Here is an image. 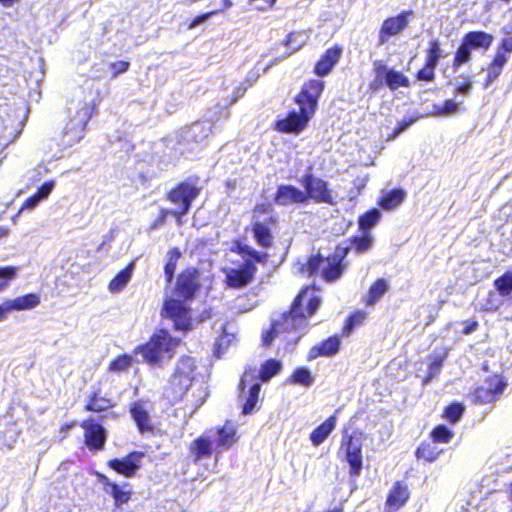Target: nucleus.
<instances>
[{"mask_svg":"<svg viewBox=\"0 0 512 512\" xmlns=\"http://www.w3.org/2000/svg\"><path fill=\"white\" fill-rule=\"evenodd\" d=\"M482 386L485 387L489 392H494V396L497 397L503 393L506 383L500 376L493 375L487 378Z\"/></svg>","mask_w":512,"mask_h":512,"instance_id":"nucleus-46","label":"nucleus"},{"mask_svg":"<svg viewBox=\"0 0 512 512\" xmlns=\"http://www.w3.org/2000/svg\"><path fill=\"white\" fill-rule=\"evenodd\" d=\"M413 14L412 10L403 11L395 17H391L386 19L381 27L380 34L381 37L383 35L394 36L399 32L403 31L408 23L409 17Z\"/></svg>","mask_w":512,"mask_h":512,"instance_id":"nucleus-19","label":"nucleus"},{"mask_svg":"<svg viewBox=\"0 0 512 512\" xmlns=\"http://www.w3.org/2000/svg\"><path fill=\"white\" fill-rule=\"evenodd\" d=\"M18 268L13 266L0 267V291L5 289L8 282L16 277Z\"/></svg>","mask_w":512,"mask_h":512,"instance_id":"nucleus-51","label":"nucleus"},{"mask_svg":"<svg viewBox=\"0 0 512 512\" xmlns=\"http://www.w3.org/2000/svg\"><path fill=\"white\" fill-rule=\"evenodd\" d=\"M384 78L385 84L390 90L395 91L400 87H408L409 79L401 72L394 69H388L384 64Z\"/></svg>","mask_w":512,"mask_h":512,"instance_id":"nucleus-31","label":"nucleus"},{"mask_svg":"<svg viewBox=\"0 0 512 512\" xmlns=\"http://www.w3.org/2000/svg\"><path fill=\"white\" fill-rule=\"evenodd\" d=\"M494 286L503 297L512 293V270L506 271L494 281Z\"/></svg>","mask_w":512,"mask_h":512,"instance_id":"nucleus-36","label":"nucleus"},{"mask_svg":"<svg viewBox=\"0 0 512 512\" xmlns=\"http://www.w3.org/2000/svg\"><path fill=\"white\" fill-rule=\"evenodd\" d=\"M134 269V263L131 262L126 268L121 270L109 283V290L112 293L122 291L130 281Z\"/></svg>","mask_w":512,"mask_h":512,"instance_id":"nucleus-32","label":"nucleus"},{"mask_svg":"<svg viewBox=\"0 0 512 512\" xmlns=\"http://www.w3.org/2000/svg\"><path fill=\"white\" fill-rule=\"evenodd\" d=\"M306 200V193L292 185H280L277 188L275 202L278 205L287 206L294 203H304Z\"/></svg>","mask_w":512,"mask_h":512,"instance_id":"nucleus-16","label":"nucleus"},{"mask_svg":"<svg viewBox=\"0 0 512 512\" xmlns=\"http://www.w3.org/2000/svg\"><path fill=\"white\" fill-rule=\"evenodd\" d=\"M85 431V443L89 449H101L106 441L105 429L102 425L92 420L82 424Z\"/></svg>","mask_w":512,"mask_h":512,"instance_id":"nucleus-15","label":"nucleus"},{"mask_svg":"<svg viewBox=\"0 0 512 512\" xmlns=\"http://www.w3.org/2000/svg\"><path fill=\"white\" fill-rule=\"evenodd\" d=\"M494 40L493 35L484 31H471L465 34L463 41L471 49L488 50Z\"/></svg>","mask_w":512,"mask_h":512,"instance_id":"nucleus-25","label":"nucleus"},{"mask_svg":"<svg viewBox=\"0 0 512 512\" xmlns=\"http://www.w3.org/2000/svg\"><path fill=\"white\" fill-rule=\"evenodd\" d=\"M6 302L10 311L30 310L40 304V296L34 293H30L16 297L15 299L7 300Z\"/></svg>","mask_w":512,"mask_h":512,"instance_id":"nucleus-27","label":"nucleus"},{"mask_svg":"<svg viewBox=\"0 0 512 512\" xmlns=\"http://www.w3.org/2000/svg\"><path fill=\"white\" fill-rule=\"evenodd\" d=\"M410 497V490L406 483L397 481L390 489L386 503L385 510L387 512H395L403 507Z\"/></svg>","mask_w":512,"mask_h":512,"instance_id":"nucleus-14","label":"nucleus"},{"mask_svg":"<svg viewBox=\"0 0 512 512\" xmlns=\"http://www.w3.org/2000/svg\"><path fill=\"white\" fill-rule=\"evenodd\" d=\"M445 57L438 40H432L430 42L429 49L427 51L426 63L430 66H437L439 60Z\"/></svg>","mask_w":512,"mask_h":512,"instance_id":"nucleus-45","label":"nucleus"},{"mask_svg":"<svg viewBox=\"0 0 512 512\" xmlns=\"http://www.w3.org/2000/svg\"><path fill=\"white\" fill-rule=\"evenodd\" d=\"M54 187L55 181L51 180L45 182L34 195L25 200L20 209V212L26 209H34L42 200L48 198V196L53 191Z\"/></svg>","mask_w":512,"mask_h":512,"instance_id":"nucleus-29","label":"nucleus"},{"mask_svg":"<svg viewBox=\"0 0 512 512\" xmlns=\"http://www.w3.org/2000/svg\"><path fill=\"white\" fill-rule=\"evenodd\" d=\"M301 182L305 188L307 198H311L316 202L332 203V196L328 190L327 182L314 177L312 174L305 175Z\"/></svg>","mask_w":512,"mask_h":512,"instance_id":"nucleus-13","label":"nucleus"},{"mask_svg":"<svg viewBox=\"0 0 512 512\" xmlns=\"http://www.w3.org/2000/svg\"><path fill=\"white\" fill-rule=\"evenodd\" d=\"M464 407L459 403L449 405L444 413L445 418L451 423H456L462 417Z\"/></svg>","mask_w":512,"mask_h":512,"instance_id":"nucleus-52","label":"nucleus"},{"mask_svg":"<svg viewBox=\"0 0 512 512\" xmlns=\"http://www.w3.org/2000/svg\"><path fill=\"white\" fill-rule=\"evenodd\" d=\"M181 253L178 249H172L168 253V261L164 267V273L167 277V281L171 282L173 275L176 270L177 261L180 258Z\"/></svg>","mask_w":512,"mask_h":512,"instance_id":"nucleus-47","label":"nucleus"},{"mask_svg":"<svg viewBox=\"0 0 512 512\" xmlns=\"http://www.w3.org/2000/svg\"><path fill=\"white\" fill-rule=\"evenodd\" d=\"M216 13H218V10L210 11V12H207L205 14L195 17L192 20V22L190 23L189 28L190 29L195 28L196 26H198L202 22L206 21L207 19H209L211 16L215 15Z\"/></svg>","mask_w":512,"mask_h":512,"instance_id":"nucleus-60","label":"nucleus"},{"mask_svg":"<svg viewBox=\"0 0 512 512\" xmlns=\"http://www.w3.org/2000/svg\"><path fill=\"white\" fill-rule=\"evenodd\" d=\"M195 362L191 357H182L170 378L169 387L172 390L173 400H181L194 379Z\"/></svg>","mask_w":512,"mask_h":512,"instance_id":"nucleus-8","label":"nucleus"},{"mask_svg":"<svg viewBox=\"0 0 512 512\" xmlns=\"http://www.w3.org/2000/svg\"><path fill=\"white\" fill-rule=\"evenodd\" d=\"M495 399H496V397L494 396V392H489L482 385L479 388H477L474 392V400L477 403H480V404L491 403Z\"/></svg>","mask_w":512,"mask_h":512,"instance_id":"nucleus-54","label":"nucleus"},{"mask_svg":"<svg viewBox=\"0 0 512 512\" xmlns=\"http://www.w3.org/2000/svg\"><path fill=\"white\" fill-rule=\"evenodd\" d=\"M324 89L322 80H310L304 84L296 97L300 112L292 111L286 118L277 121L276 128L284 133H299L306 126L309 118L314 114L318 98Z\"/></svg>","mask_w":512,"mask_h":512,"instance_id":"nucleus-3","label":"nucleus"},{"mask_svg":"<svg viewBox=\"0 0 512 512\" xmlns=\"http://www.w3.org/2000/svg\"><path fill=\"white\" fill-rule=\"evenodd\" d=\"M111 406L110 401L105 398H97L94 396L86 405V409L93 412H101Z\"/></svg>","mask_w":512,"mask_h":512,"instance_id":"nucleus-53","label":"nucleus"},{"mask_svg":"<svg viewBox=\"0 0 512 512\" xmlns=\"http://www.w3.org/2000/svg\"><path fill=\"white\" fill-rule=\"evenodd\" d=\"M179 340L171 337L164 329L153 334L149 342L135 349L136 355H141L143 360L152 365L160 364L173 357Z\"/></svg>","mask_w":512,"mask_h":512,"instance_id":"nucleus-4","label":"nucleus"},{"mask_svg":"<svg viewBox=\"0 0 512 512\" xmlns=\"http://www.w3.org/2000/svg\"><path fill=\"white\" fill-rule=\"evenodd\" d=\"M381 218V212L378 209H372L359 218V227L363 232H369Z\"/></svg>","mask_w":512,"mask_h":512,"instance_id":"nucleus-38","label":"nucleus"},{"mask_svg":"<svg viewBox=\"0 0 512 512\" xmlns=\"http://www.w3.org/2000/svg\"><path fill=\"white\" fill-rule=\"evenodd\" d=\"M141 457L140 453H131L122 459H112L108 464L117 473L131 477L140 467Z\"/></svg>","mask_w":512,"mask_h":512,"instance_id":"nucleus-18","label":"nucleus"},{"mask_svg":"<svg viewBox=\"0 0 512 512\" xmlns=\"http://www.w3.org/2000/svg\"><path fill=\"white\" fill-rule=\"evenodd\" d=\"M282 364L280 361L270 359L266 361L260 370V377L262 381H268L281 370Z\"/></svg>","mask_w":512,"mask_h":512,"instance_id":"nucleus-42","label":"nucleus"},{"mask_svg":"<svg viewBox=\"0 0 512 512\" xmlns=\"http://www.w3.org/2000/svg\"><path fill=\"white\" fill-rule=\"evenodd\" d=\"M384 63L382 61H375L373 63L374 79L370 82L369 87L372 91H377L385 84L384 78Z\"/></svg>","mask_w":512,"mask_h":512,"instance_id":"nucleus-43","label":"nucleus"},{"mask_svg":"<svg viewBox=\"0 0 512 512\" xmlns=\"http://www.w3.org/2000/svg\"><path fill=\"white\" fill-rule=\"evenodd\" d=\"M507 61L508 60L501 53L495 54L494 59L487 67V79L484 83L485 88H488L489 85L501 75L503 67Z\"/></svg>","mask_w":512,"mask_h":512,"instance_id":"nucleus-33","label":"nucleus"},{"mask_svg":"<svg viewBox=\"0 0 512 512\" xmlns=\"http://www.w3.org/2000/svg\"><path fill=\"white\" fill-rule=\"evenodd\" d=\"M240 253L245 262L237 268L225 270L227 285L236 289L247 286L253 280L257 271L255 263L264 262L267 257L266 253H260L249 246H240Z\"/></svg>","mask_w":512,"mask_h":512,"instance_id":"nucleus-5","label":"nucleus"},{"mask_svg":"<svg viewBox=\"0 0 512 512\" xmlns=\"http://www.w3.org/2000/svg\"><path fill=\"white\" fill-rule=\"evenodd\" d=\"M237 441L236 427L231 423H226L221 429L217 430L216 455L228 450Z\"/></svg>","mask_w":512,"mask_h":512,"instance_id":"nucleus-22","label":"nucleus"},{"mask_svg":"<svg viewBox=\"0 0 512 512\" xmlns=\"http://www.w3.org/2000/svg\"><path fill=\"white\" fill-rule=\"evenodd\" d=\"M431 437L434 442L448 443L453 437V433L444 425L435 427L431 432Z\"/></svg>","mask_w":512,"mask_h":512,"instance_id":"nucleus-48","label":"nucleus"},{"mask_svg":"<svg viewBox=\"0 0 512 512\" xmlns=\"http://www.w3.org/2000/svg\"><path fill=\"white\" fill-rule=\"evenodd\" d=\"M461 104L462 102H456L452 99L446 100L443 105L433 106V114L441 117L456 114Z\"/></svg>","mask_w":512,"mask_h":512,"instance_id":"nucleus-40","label":"nucleus"},{"mask_svg":"<svg viewBox=\"0 0 512 512\" xmlns=\"http://www.w3.org/2000/svg\"><path fill=\"white\" fill-rule=\"evenodd\" d=\"M290 381L295 384L309 387L313 384L314 377L312 376L309 369L305 367H299L293 372Z\"/></svg>","mask_w":512,"mask_h":512,"instance_id":"nucleus-39","label":"nucleus"},{"mask_svg":"<svg viewBox=\"0 0 512 512\" xmlns=\"http://www.w3.org/2000/svg\"><path fill=\"white\" fill-rule=\"evenodd\" d=\"M212 452V442L207 436H200L189 445V458L195 464L201 459L211 455Z\"/></svg>","mask_w":512,"mask_h":512,"instance_id":"nucleus-21","label":"nucleus"},{"mask_svg":"<svg viewBox=\"0 0 512 512\" xmlns=\"http://www.w3.org/2000/svg\"><path fill=\"white\" fill-rule=\"evenodd\" d=\"M93 107L86 101L79 100L68 108L69 120L64 128V143L72 146L78 143L84 135L86 125L92 115Z\"/></svg>","mask_w":512,"mask_h":512,"instance_id":"nucleus-6","label":"nucleus"},{"mask_svg":"<svg viewBox=\"0 0 512 512\" xmlns=\"http://www.w3.org/2000/svg\"><path fill=\"white\" fill-rule=\"evenodd\" d=\"M132 364V357L129 355H121L113 360L109 365V370L111 372H121L128 369Z\"/></svg>","mask_w":512,"mask_h":512,"instance_id":"nucleus-49","label":"nucleus"},{"mask_svg":"<svg viewBox=\"0 0 512 512\" xmlns=\"http://www.w3.org/2000/svg\"><path fill=\"white\" fill-rule=\"evenodd\" d=\"M435 67L436 66H430L428 63H425V66L418 71L417 78L423 81H433L435 77Z\"/></svg>","mask_w":512,"mask_h":512,"instance_id":"nucleus-57","label":"nucleus"},{"mask_svg":"<svg viewBox=\"0 0 512 512\" xmlns=\"http://www.w3.org/2000/svg\"><path fill=\"white\" fill-rule=\"evenodd\" d=\"M416 118H410L408 120L404 119L398 123L397 127L394 130V137L398 136L402 132H404L407 128H409L414 122Z\"/></svg>","mask_w":512,"mask_h":512,"instance_id":"nucleus-61","label":"nucleus"},{"mask_svg":"<svg viewBox=\"0 0 512 512\" xmlns=\"http://www.w3.org/2000/svg\"><path fill=\"white\" fill-rule=\"evenodd\" d=\"M254 236L257 243L265 248L270 247L273 243V238L270 229L261 222H256L253 225Z\"/></svg>","mask_w":512,"mask_h":512,"instance_id":"nucleus-35","label":"nucleus"},{"mask_svg":"<svg viewBox=\"0 0 512 512\" xmlns=\"http://www.w3.org/2000/svg\"><path fill=\"white\" fill-rule=\"evenodd\" d=\"M161 316L170 320L174 328L180 331H188L191 328L190 307L184 300L166 297L161 310Z\"/></svg>","mask_w":512,"mask_h":512,"instance_id":"nucleus-9","label":"nucleus"},{"mask_svg":"<svg viewBox=\"0 0 512 512\" xmlns=\"http://www.w3.org/2000/svg\"><path fill=\"white\" fill-rule=\"evenodd\" d=\"M363 438L361 434H344L338 451L339 457L349 464V474L357 477L363 468L362 457Z\"/></svg>","mask_w":512,"mask_h":512,"instance_id":"nucleus-7","label":"nucleus"},{"mask_svg":"<svg viewBox=\"0 0 512 512\" xmlns=\"http://www.w3.org/2000/svg\"><path fill=\"white\" fill-rule=\"evenodd\" d=\"M99 481L104 485V489L107 493L112 495L117 506L126 503L130 498V489L128 485L119 486L114 482H111L105 475H99Z\"/></svg>","mask_w":512,"mask_h":512,"instance_id":"nucleus-23","label":"nucleus"},{"mask_svg":"<svg viewBox=\"0 0 512 512\" xmlns=\"http://www.w3.org/2000/svg\"><path fill=\"white\" fill-rule=\"evenodd\" d=\"M439 451L431 447L429 444H422L416 451V457L418 459H424L428 462H433L437 459Z\"/></svg>","mask_w":512,"mask_h":512,"instance_id":"nucleus-50","label":"nucleus"},{"mask_svg":"<svg viewBox=\"0 0 512 512\" xmlns=\"http://www.w3.org/2000/svg\"><path fill=\"white\" fill-rule=\"evenodd\" d=\"M366 314L364 312H357L351 315L345 325V330L350 332L355 327L361 325L365 320Z\"/></svg>","mask_w":512,"mask_h":512,"instance_id":"nucleus-56","label":"nucleus"},{"mask_svg":"<svg viewBox=\"0 0 512 512\" xmlns=\"http://www.w3.org/2000/svg\"><path fill=\"white\" fill-rule=\"evenodd\" d=\"M472 90V83L468 80L466 83L459 85L456 88V92L463 95H468Z\"/></svg>","mask_w":512,"mask_h":512,"instance_id":"nucleus-63","label":"nucleus"},{"mask_svg":"<svg viewBox=\"0 0 512 512\" xmlns=\"http://www.w3.org/2000/svg\"><path fill=\"white\" fill-rule=\"evenodd\" d=\"M258 10H266L270 8L276 0H252Z\"/></svg>","mask_w":512,"mask_h":512,"instance_id":"nucleus-62","label":"nucleus"},{"mask_svg":"<svg viewBox=\"0 0 512 512\" xmlns=\"http://www.w3.org/2000/svg\"><path fill=\"white\" fill-rule=\"evenodd\" d=\"M108 70L111 73L112 78H116L119 74L126 72L129 68V62L127 61H116L107 64Z\"/></svg>","mask_w":512,"mask_h":512,"instance_id":"nucleus-55","label":"nucleus"},{"mask_svg":"<svg viewBox=\"0 0 512 512\" xmlns=\"http://www.w3.org/2000/svg\"><path fill=\"white\" fill-rule=\"evenodd\" d=\"M442 363L443 359L441 357L433 359V361L429 365L428 376L426 378V381L433 379L440 373Z\"/></svg>","mask_w":512,"mask_h":512,"instance_id":"nucleus-58","label":"nucleus"},{"mask_svg":"<svg viewBox=\"0 0 512 512\" xmlns=\"http://www.w3.org/2000/svg\"><path fill=\"white\" fill-rule=\"evenodd\" d=\"M221 328L222 334L217 338L214 345V353L217 357H220L235 340L236 329L233 324H224Z\"/></svg>","mask_w":512,"mask_h":512,"instance_id":"nucleus-28","label":"nucleus"},{"mask_svg":"<svg viewBox=\"0 0 512 512\" xmlns=\"http://www.w3.org/2000/svg\"><path fill=\"white\" fill-rule=\"evenodd\" d=\"M260 389L261 387L259 383H254L251 385L249 388L248 397L246 398L245 404L243 406V414L252 413L259 399Z\"/></svg>","mask_w":512,"mask_h":512,"instance_id":"nucleus-44","label":"nucleus"},{"mask_svg":"<svg viewBox=\"0 0 512 512\" xmlns=\"http://www.w3.org/2000/svg\"><path fill=\"white\" fill-rule=\"evenodd\" d=\"M245 91L246 87H244L243 84L237 86L233 92L231 103H235L238 99H240L244 95Z\"/></svg>","mask_w":512,"mask_h":512,"instance_id":"nucleus-64","label":"nucleus"},{"mask_svg":"<svg viewBox=\"0 0 512 512\" xmlns=\"http://www.w3.org/2000/svg\"><path fill=\"white\" fill-rule=\"evenodd\" d=\"M512 52V37L504 38L497 48L496 53H501L507 60Z\"/></svg>","mask_w":512,"mask_h":512,"instance_id":"nucleus-59","label":"nucleus"},{"mask_svg":"<svg viewBox=\"0 0 512 512\" xmlns=\"http://www.w3.org/2000/svg\"><path fill=\"white\" fill-rule=\"evenodd\" d=\"M321 303L316 290L311 287L303 289L294 299L289 312L273 318L272 327L262 336L264 345H270L276 338L288 345H295L308 331V318L319 308Z\"/></svg>","mask_w":512,"mask_h":512,"instance_id":"nucleus-1","label":"nucleus"},{"mask_svg":"<svg viewBox=\"0 0 512 512\" xmlns=\"http://www.w3.org/2000/svg\"><path fill=\"white\" fill-rule=\"evenodd\" d=\"M308 34L305 31H295L291 32L287 39L283 42V45L288 47L290 51L285 53L282 57L275 58L267 64L262 63V61H258L255 68L257 71L265 72L273 65L277 64L279 61L286 59L291 54L300 50L308 41Z\"/></svg>","mask_w":512,"mask_h":512,"instance_id":"nucleus-12","label":"nucleus"},{"mask_svg":"<svg viewBox=\"0 0 512 512\" xmlns=\"http://www.w3.org/2000/svg\"><path fill=\"white\" fill-rule=\"evenodd\" d=\"M336 415L330 416L310 434V440L314 446L321 445L336 427Z\"/></svg>","mask_w":512,"mask_h":512,"instance_id":"nucleus-26","label":"nucleus"},{"mask_svg":"<svg viewBox=\"0 0 512 512\" xmlns=\"http://www.w3.org/2000/svg\"><path fill=\"white\" fill-rule=\"evenodd\" d=\"M130 413L141 433L152 432L154 426L147 403L141 401L133 403Z\"/></svg>","mask_w":512,"mask_h":512,"instance_id":"nucleus-17","label":"nucleus"},{"mask_svg":"<svg viewBox=\"0 0 512 512\" xmlns=\"http://www.w3.org/2000/svg\"><path fill=\"white\" fill-rule=\"evenodd\" d=\"M373 241L374 239L370 232H363L362 236L351 239L349 247L337 248L331 257L323 258L320 255L311 257L306 264H301L299 271L308 276L320 272L325 281H334L343 272L342 260L347 251L354 250L358 254L364 253L372 247Z\"/></svg>","mask_w":512,"mask_h":512,"instance_id":"nucleus-2","label":"nucleus"},{"mask_svg":"<svg viewBox=\"0 0 512 512\" xmlns=\"http://www.w3.org/2000/svg\"><path fill=\"white\" fill-rule=\"evenodd\" d=\"M342 54V49L339 47H332L326 50L324 55L319 59L315 65V73L318 76L328 75L333 67L338 63Z\"/></svg>","mask_w":512,"mask_h":512,"instance_id":"nucleus-20","label":"nucleus"},{"mask_svg":"<svg viewBox=\"0 0 512 512\" xmlns=\"http://www.w3.org/2000/svg\"><path fill=\"white\" fill-rule=\"evenodd\" d=\"M388 290V283L385 279H378L370 288L367 304H375Z\"/></svg>","mask_w":512,"mask_h":512,"instance_id":"nucleus-37","label":"nucleus"},{"mask_svg":"<svg viewBox=\"0 0 512 512\" xmlns=\"http://www.w3.org/2000/svg\"><path fill=\"white\" fill-rule=\"evenodd\" d=\"M404 198L405 192L403 190L394 189L381 198L379 205L385 210H393L403 202Z\"/></svg>","mask_w":512,"mask_h":512,"instance_id":"nucleus-34","label":"nucleus"},{"mask_svg":"<svg viewBox=\"0 0 512 512\" xmlns=\"http://www.w3.org/2000/svg\"><path fill=\"white\" fill-rule=\"evenodd\" d=\"M340 347V340L337 336L329 337L320 344L313 346L308 354V359L313 360L320 356H333L335 355Z\"/></svg>","mask_w":512,"mask_h":512,"instance_id":"nucleus-24","label":"nucleus"},{"mask_svg":"<svg viewBox=\"0 0 512 512\" xmlns=\"http://www.w3.org/2000/svg\"><path fill=\"white\" fill-rule=\"evenodd\" d=\"M199 287L198 271L195 268H188L177 277L174 295L184 301L191 300Z\"/></svg>","mask_w":512,"mask_h":512,"instance_id":"nucleus-11","label":"nucleus"},{"mask_svg":"<svg viewBox=\"0 0 512 512\" xmlns=\"http://www.w3.org/2000/svg\"><path fill=\"white\" fill-rule=\"evenodd\" d=\"M198 194L199 189L196 186L186 182L180 183L168 193V199L172 203L179 205V207L171 213L178 217L186 215L190 209L191 203Z\"/></svg>","mask_w":512,"mask_h":512,"instance_id":"nucleus-10","label":"nucleus"},{"mask_svg":"<svg viewBox=\"0 0 512 512\" xmlns=\"http://www.w3.org/2000/svg\"><path fill=\"white\" fill-rule=\"evenodd\" d=\"M471 50L472 49L468 45H466V43L462 40L461 45L459 46V48L457 49V51L455 52V55H454V60H453L454 70H457L460 66H462L463 64H465L471 60V56H472Z\"/></svg>","mask_w":512,"mask_h":512,"instance_id":"nucleus-41","label":"nucleus"},{"mask_svg":"<svg viewBox=\"0 0 512 512\" xmlns=\"http://www.w3.org/2000/svg\"><path fill=\"white\" fill-rule=\"evenodd\" d=\"M211 133V124L208 122H196L192 124L185 132L188 141L202 142Z\"/></svg>","mask_w":512,"mask_h":512,"instance_id":"nucleus-30","label":"nucleus"}]
</instances>
